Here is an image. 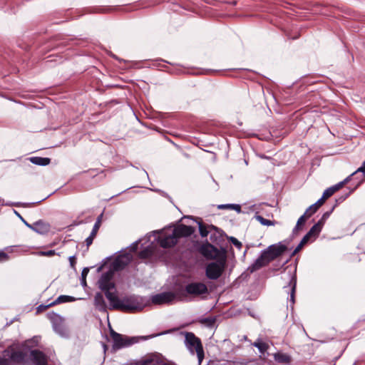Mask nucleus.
<instances>
[{"label":"nucleus","mask_w":365,"mask_h":365,"mask_svg":"<svg viewBox=\"0 0 365 365\" xmlns=\"http://www.w3.org/2000/svg\"><path fill=\"white\" fill-rule=\"evenodd\" d=\"M195 228L192 226L180 224L170 226L159 231L157 241L163 248H171L177 245L181 237H187L192 235Z\"/></svg>","instance_id":"f257e3e1"},{"label":"nucleus","mask_w":365,"mask_h":365,"mask_svg":"<svg viewBox=\"0 0 365 365\" xmlns=\"http://www.w3.org/2000/svg\"><path fill=\"white\" fill-rule=\"evenodd\" d=\"M108 300L110 302V309H118L126 312L140 311L143 309L144 302L142 297L131 296L119 299L115 294L108 293Z\"/></svg>","instance_id":"f03ea898"},{"label":"nucleus","mask_w":365,"mask_h":365,"mask_svg":"<svg viewBox=\"0 0 365 365\" xmlns=\"http://www.w3.org/2000/svg\"><path fill=\"white\" fill-rule=\"evenodd\" d=\"M287 250V247L281 242L269 245L261 252L260 256L248 267L247 270L252 273L261 269L281 256Z\"/></svg>","instance_id":"7ed1b4c3"},{"label":"nucleus","mask_w":365,"mask_h":365,"mask_svg":"<svg viewBox=\"0 0 365 365\" xmlns=\"http://www.w3.org/2000/svg\"><path fill=\"white\" fill-rule=\"evenodd\" d=\"M185 343L186 347L192 354L196 352L198 361L201 363L204 359V350L200 339L192 332H186Z\"/></svg>","instance_id":"20e7f679"},{"label":"nucleus","mask_w":365,"mask_h":365,"mask_svg":"<svg viewBox=\"0 0 365 365\" xmlns=\"http://www.w3.org/2000/svg\"><path fill=\"white\" fill-rule=\"evenodd\" d=\"M226 265L225 259L209 263L205 269L206 277L210 279H217L223 273Z\"/></svg>","instance_id":"39448f33"},{"label":"nucleus","mask_w":365,"mask_h":365,"mask_svg":"<svg viewBox=\"0 0 365 365\" xmlns=\"http://www.w3.org/2000/svg\"><path fill=\"white\" fill-rule=\"evenodd\" d=\"M110 337L113 342V348L115 350L129 346L135 342L133 339L118 334L113 329L110 331Z\"/></svg>","instance_id":"423d86ee"},{"label":"nucleus","mask_w":365,"mask_h":365,"mask_svg":"<svg viewBox=\"0 0 365 365\" xmlns=\"http://www.w3.org/2000/svg\"><path fill=\"white\" fill-rule=\"evenodd\" d=\"M185 292L186 294L196 297L208 294V289L202 282H191L185 285Z\"/></svg>","instance_id":"0eeeda50"},{"label":"nucleus","mask_w":365,"mask_h":365,"mask_svg":"<svg viewBox=\"0 0 365 365\" xmlns=\"http://www.w3.org/2000/svg\"><path fill=\"white\" fill-rule=\"evenodd\" d=\"M113 275V272L110 270L106 273H103L101 277L98 284L99 287L104 292L106 297L108 299V293L115 294L111 292V289L115 288L114 283L111 281Z\"/></svg>","instance_id":"6e6552de"},{"label":"nucleus","mask_w":365,"mask_h":365,"mask_svg":"<svg viewBox=\"0 0 365 365\" xmlns=\"http://www.w3.org/2000/svg\"><path fill=\"white\" fill-rule=\"evenodd\" d=\"M178 295L172 292H165L152 296V303L155 304H163L172 302Z\"/></svg>","instance_id":"1a4fd4ad"},{"label":"nucleus","mask_w":365,"mask_h":365,"mask_svg":"<svg viewBox=\"0 0 365 365\" xmlns=\"http://www.w3.org/2000/svg\"><path fill=\"white\" fill-rule=\"evenodd\" d=\"M198 251L207 259H215L220 255L218 249L207 242L200 245Z\"/></svg>","instance_id":"9d476101"},{"label":"nucleus","mask_w":365,"mask_h":365,"mask_svg":"<svg viewBox=\"0 0 365 365\" xmlns=\"http://www.w3.org/2000/svg\"><path fill=\"white\" fill-rule=\"evenodd\" d=\"M351 174L345 178L343 181L337 183L336 185L331 186L323 192L322 197L324 199L327 200L331 196H332L336 191L341 189L346 183H347L350 180V178L351 177Z\"/></svg>","instance_id":"9b49d317"},{"label":"nucleus","mask_w":365,"mask_h":365,"mask_svg":"<svg viewBox=\"0 0 365 365\" xmlns=\"http://www.w3.org/2000/svg\"><path fill=\"white\" fill-rule=\"evenodd\" d=\"M102 217H103V213H101L98 217L97 220L93 225V227L92 229V231H91L90 235L86 239V244L88 247L93 243V241L97 235V232L101 227Z\"/></svg>","instance_id":"f8f14e48"},{"label":"nucleus","mask_w":365,"mask_h":365,"mask_svg":"<svg viewBox=\"0 0 365 365\" xmlns=\"http://www.w3.org/2000/svg\"><path fill=\"white\" fill-rule=\"evenodd\" d=\"M31 356H32V359L36 365H46L47 364V358L46 355L39 350H32L31 351Z\"/></svg>","instance_id":"ddd939ff"},{"label":"nucleus","mask_w":365,"mask_h":365,"mask_svg":"<svg viewBox=\"0 0 365 365\" xmlns=\"http://www.w3.org/2000/svg\"><path fill=\"white\" fill-rule=\"evenodd\" d=\"M31 229L37 233L43 235L48 232L50 226L48 223L39 220L32 224Z\"/></svg>","instance_id":"4468645a"},{"label":"nucleus","mask_w":365,"mask_h":365,"mask_svg":"<svg viewBox=\"0 0 365 365\" xmlns=\"http://www.w3.org/2000/svg\"><path fill=\"white\" fill-rule=\"evenodd\" d=\"M53 327L56 332L61 336L66 334V330L63 324L62 319L60 316L56 315L53 319Z\"/></svg>","instance_id":"2eb2a0df"},{"label":"nucleus","mask_w":365,"mask_h":365,"mask_svg":"<svg viewBox=\"0 0 365 365\" xmlns=\"http://www.w3.org/2000/svg\"><path fill=\"white\" fill-rule=\"evenodd\" d=\"M129 261L130 257L128 255L118 257L113 263L114 269L119 270L123 269L128 264Z\"/></svg>","instance_id":"dca6fc26"},{"label":"nucleus","mask_w":365,"mask_h":365,"mask_svg":"<svg viewBox=\"0 0 365 365\" xmlns=\"http://www.w3.org/2000/svg\"><path fill=\"white\" fill-rule=\"evenodd\" d=\"M75 300L76 299L73 297L68 295H60L53 302L50 303L47 306H45L44 308H48L61 303L74 302Z\"/></svg>","instance_id":"f3484780"},{"label":"nucleus","mask_w":365,"mask_h":365,"mask_svg":"<svg viewBox=\"0 0 365 365\" xmlns=\"http://www.w3.org/2000/svg\"><path fill=\"white\" fill-rule=\"evenodd\" d=\"M94 302H95V306L96 307V308L98 310H100V311H106V304L105 302V300L103 299L102 294L97 293L95 295Z\"/></svg>","instance_id":"a211bd4d"},{"label":"nucleus","mask_w":365,"mask_h":365,"mask_svg":"<svg viewBox=\"0 0 365 365\" xmlns=\"http://www.w3.org/2000/svg\"><path fill=\"white\" fill-rule=\"evenodd\" d=\"M296 284H297L296 277L294 276H292L290 282H289V286H290L289 301L291 302L292 305H293L295 302Z\"/></svg>","instance_id":"6ab92c4d"},{"label":"nucleus","mask_w":365,"mask_h":365,"mask_svg":"<svg viewBox=\"0 0 365 365\" xmlns=\"http://www.w3.org/2000/svg\"><path fill=\"white\" fill-rule=\"evenodd\" d=\"M274 359L278 363L289 364L291 362V357L287 354L276 353L274 354Z\"/></svg>","instance_id":"aec40b11"},{"label":"nucleus","mask_w":365,"mask_h":365,"mask_svg":"<svg viewBox=\"0 0 365 365\" xmlns=\"http://www.w3.org/2000/svg\"><path fill=\"white\" fill-rule=\"evenodd\" d=\"M30 161L33 164L45 166L50 163L51 159L48 158L43 157H32L30 158Z\"/></svg>","instance_id":"412c9836"},{"label":"nucleus","mask_w":365,"mask_h":365,"mask_svg":"<svg viewBox=\"0 0 365 365\" xmlns=\"http://www.w3.org/2000/svg\"><path fill=\"white\" fill-rule=\"evenodd\" d=\"M252 344L255 347L257 348L259 352L262 354H264L269 347L268 344L263 342L260 339H258Z\"/></svg>","instance_id":"4be33fe9"},{"label":"nucleus","mask_w":365,"mask_h":365,"mask_svg":"<svg viewBox=\"0 0 365 365\" xmlns=\"http://www.w3.org/2000/svg\"><path fill=\"white\" fill-rule=\"evenodd\" d=\"M11 359L15 362L21 363L25 359V354L21 351H14L11 353Z\"/></svg>","instance_id":"5701e85b"},{"label":"nucleus","mask_w":365,"mask_h":365,"mask_svg":"<svg viewBox=\"0 0 365 365\" xmlns=\"http://www.w3.org/2000/svg\"><path fill=\"white\" fill-rule=\"evenodd\" d=\"M359 173H357L356 175H352L350 179L352 178V177H355L356 180H357L356 182V185L355 186V187L354 189H352L351 190H350L347 194L345 195V196H342L341 197H339L336 201L337 202H342L344 201L349 195L351 192H352L359 185H360L362 182H359V179L362 177V173L361 175H359Z\"/></svg>","instance_id":"b1692460"},{"label":"nucleus","mask_w":365,"mask_h":365,"mask_svg":"<svg viewBox=\"0 0 365 365\" xmlns=\"http://www.w3.org/2000/svg\"><path fill=\"white\" fill-rule=\"evenodd\" d=\"M217 208L220 210H225V209H230V210H234L237 211V212H241V206L237 204H222L219 205L217 206Z\"/></svg>","instance_id":"393cba45"},{"label":"nucleus","mask_w":365,"mask_h":365,"mask_svg":"<svg viewBox=\"0 0 365 365\" xmlns=\"http://www.w3.org/2000/svg\"><path fill=\"white\" fill-rule=\"evenodd\" d=\"M153 254V249L150 247H148L145 248L144 250H141L138 256L140 259H148Z\"/></svg>","instance_id":"a878e982"},{"label":"nucleus","mask_w":365,"mask_h":365,"mask_svg":"<svg viewBox=\"0 0 365 365\" xmlns=\"http://www.w3.org/2000/svg\"><path fill=\"white\" fill-rule=\"evenodd\" d=\"M256 220L259 222L263 225L270 226V225H274L275 221H272L269 220H267L264 218L262 216L256 215L255 217Z\"/></svg>","instance_id":"bb28decb"},{"label":"nucleus","mask_w":365,"mask_h":365,"mask_svg":"<svg viewBox=\"0 0 365 365\" xmlns=\"http://www.w3.org/2000/svg\"><path fill=\"white\" fill-rule=\"evenodd\" d=\"M322 229L319 227V226L317 224H315L311 227L307 234L308 235H310L312 237L316 238L317 237H318Z\"/></svg>","instance_id":"cd10ccee"},{"label":"nucleus","mask_w":365,"mask_h":365,"mask_svg":"<svg viewBox=\"0 0 365 365\" xmlns=\"http://www.w3.org/2000/svg\"><path fill=\"white\" fill-rule=\"evenodd\" d=\"M309 218V217H307V215L304 214L303 215H302L297 220V225L295 226V227L294 228V232H297V230H300L301 229V226H302L307 219Z\"/></svg>","instance_id":"c85d7f7f"},{"label":"nucleus","mask_w":365,"mask_h":365,"mask_svg":"<svg viewBox=\"0 0 365 365\" xmlns=\"http://www.w3.org/2000/svg\"><path fill=\"white\" fill-rule=\"evenodd\" d=\"M357 173H362V177L359 179V182H364L365 181V160L363 162L361 166L354 171L351 175H356Z\"/></svg>","instance_id":"c756f323"},{"label":"nucleus","mask_w":365,"mask_h":365,"mask_svg":"<svg viewBox=\"0 0 365 365\" xmlns=\"http://www.w3.org/2000/svg\"><path fill=\"white\" fill-rule=\"evenodd\" d=\"M199 232L202 237H205L208 235V230L207 229V227L203 225L202 222H199Z\"/></svg>","instance_id":"7c9ffc66"},{"label":"nucleus","mask_w":365,"mask_h":365,"mask_svg":"<svg viewBox=\"0 0 365 365\" xmlns=\"http://www.w3.org/2000/svg\"><path fill=\"white\" fill-rule=\"evenodd\" d=\"M318 207L313 204L310 205L307 210L305 211L304 214L307 215V217H310L312 215H314L317 211L318 210Z\"/></svg>","instance_id":"2f4dec72"},{"label":"nucleus","mask_w":365,"mask_h":365,"mask_svg":"<svg viewBox=\"0 0 365 365\" xmlns=\"http://www.w3.org/2000/svg\"><path fill=\"white\" fill-rule=\"evenodd\" d=\"M56 255V252L53 250H48V251H40L37 252V255L38 256H45V257H53Z\"/></svg>","instance_id":"473e14b6"},{"label":"nucleus","mask_w":365,"mask_h":365,"mask_svg":"<svg viewBox=\"0 0 365 365\" xmlns=\"http://www.w3.org/2000/svg\"><path fill=\"white\" fill-rule=\"evenodd\" d=\"M229 240L233 245H235V247H237L239 249L242 248V245L237 238H235L234 237H230Z\"/></svg>","instance_id":"72a5a7b5"},{"label":"nucleus","mask_w":365,"mask_h":365,"mask_svg":"<svg viewBox=\"0 0 365 365\" xmlns=\"http://www.w3.org/2000/svg\"><path fill=\"white\" fill-rule=\"evenodd\" d=\"M9 259V255L6 252H0V262H6Z\"/></svg>","instance_id":"f704fd0d"},{"label":"nucleus","mask_w":365,"mask_h":365,"mask_svg":"<svg viewBox=\"0 0 365 365\" xmlns=\"http://www.w3.org/2000/svg\"><path fill=\"white\" fill-rule=\"evenodd\" d=\"M70 265L72 268L75 267L76 263V257L75 255L71 256L68 258Z\"/></svg>","instance_id":"c9c22d12"},{"label":"nucleus","mask_w":365,"mask_h":365,"mask_svg":"<svg viewBox=\"0 0 365 365\" xmlns=\"http://www.w3.org/2000/svg\"><path fill=\"white\" fill-rule=\"evenodd\" d=\"M304 247V245L300 242L297 247L294 249L293 252L292 253V256H294L297 252H299L302 248Z\"/></svg>","instance_id":"e433bc0d"},{"label":"nucleus","mask_w":365,"mask_h":365,"mask_svg":"<svg viewBox=\"0 0 365 365\" xmlns=\"http://www.w3.org/2000/svg\"><path fill=\"white\" fill-rule=\"evenodd\" d=\"M310 238H312V237L310 235H308V234L307 233L301 240L302 244H303L304 245H306Z\"/></svg>","instance_id":"4c0bfd02"},{"label":"nucleus","mask_w":365,"mask_h":365,"mask_svg":"<svg viewBox=\"0 0 365 365\" xmlns=\"http://www.w3.org/2000/svg\"><path fill=\"white\" fill-rule=\"evenodd\" d=\"M325 199L323 198V197L322 196V197L317 200V202L314 203V205L317 206V207L319 208L325 202Z\"/></svg>","instance_id":"58836bf2"},{"label":"nucleus","mask_w":365,"mask_h":365,"mask_svg":"<svg viewBox=\"0 0 365 365\" xmlns=\"http://www.w3.org/2000/svg\"><path fill=\"white\" fill-rule=\"evenodd\" d=\"M88 272H89V269L87 267L83 268V269L82 270L81 277L84 282H85L86 277L87 276Z\"/></svg>","instance_id":"ea45409f"},{"label":"nucleus","mask_w":365,"mask_h":365,"mask_svg":"<svg viewBox=\"0 0 365 365\" xmlns=\"http://www.w3.org/2000/svg\"><path fill=\"white\" fill-rule=\"evenodd\" d=\"M334 207H332V209L330 210V211H327L326 212H324L322 215V218L323 220H324L325 221L329 218L330 214L331 213L332 210H334Z\"/></svg>","instance_id":"a19ab883"},{"label":"nucleus","mask_w":365,"mask_h":365,"mask_svg":"<svg viewBox=\"0 0 365 365\" xmlns=\"http://www.w3.org/2000/svg\"><path fill=\"white\" fill-rule=\"evenodd\" d=\"M325 222H326V221H325L324 220H323V218H322V217H321V219H320V220L317 222V223H316V224L319 226V227H320L321 229H322V227H323V226H324V225Z\"/></svg>","instance_id":"79ce46f5"},{"label":"nucleus","mask_w":365,"mask_h":365,"mask_svg":"<svg viewBox=\"0 0 365 365\" xmlns=\"http://www.w3.org/2000/svg\"><path fill=\"white\" fill-rule=\"evenodd\" d=\"M17 215L20 217V218H21V219L22 220V221L25 223V225H26L28 227H29V228L31 229V226H32V225L27 223V222H26V221H25V220H24V219L20 216V215H19V214H17Z\"/></svg>","instance_id":"37998d69"},{"label":"nucleus","mask_w":365,"mask_h":365,"mask_svg":"<svg viewBox=\"0 0 365 365\" xmlns=\"http://www.w3.org/2000/svg\"><path fill=\"white\" fill-rule=\"evenodd\" d=\"M6 363V359H0V364L1 365H5Z\"/></svg>","instance_id":"c03bdc74"},{"label":"nucleus","mask_w":365,"mask_h":365,"mask_svg":"<svg viewBox=\"0 0 365 365\" xmlns=\"http://www.w3.org/2000/svg\"><path fill=\"white\" fill-rule=\"evenodd\" d=\"M185 296H186V294H181L180 295H179V297H179V299H180V300H182V298H183L184 297H185Z\"/></svg>","instance_id":"a18cd8bd"},{"label":"nucleus","mask_w":365,"mask_h":365,"mask_svg":"<svg viewBox=\"0 0 365 365\" xmlns=\"http://www.w3.org/2000/svg\"><path fill=\"white\" fill-rule=\"evenodd\" d=\"M205 322H212V321H211V320H210V319H205Z\"/></svg>","instance_id":"49530a36"}]
</instances>
